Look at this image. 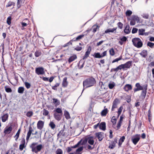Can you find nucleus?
<instances>
[{
    "instance_id": "obj_62",
    "label": "nucleus",
    "mask_w": 154,
    "mask_h": 154,
    "mask_svg": "<svg viewBox=\"0 0 154 154\" xmlns=\"http://www.w3.org/2000/svg\"><path fill=\"white\" fill-rule=\"evenodd\" d=\"M82 48L81 47L77 46L75 48V50L77 51H80L82 50Z\"/></svg>"
},
{
    "instance_id": "obj_48",
    "label": "nucleus",
    "mask_w": 154,
    "mask_h": 154,
    "mask_svg": "<svg viewBox=\"0 0 154 154\" xmlns=\"http://www.w3.org/2000/svg\"><path fill=\"white\" fill-rule=\"evenodd\" d=\"M132 11L130 10H128L125 13L126 16H130L132 14Z\"/></svg>"
},
{
    "instance_id": "obj_55",
    "label": "nucleus",
    "mask_w": 154,
    "mask_h": 154,
    "mask_svg": "<svg viewBox=\"0 0 154 154\" xmlns=\"http://www.w3.org/2000/svg\"><path fill=\"white\" fill-rule=\"evenodd\" d=\"M122 122L119 121V122H118L117 124V129L116 130H118L120 129V127L122 125Z\"/></svg>"
},
{
    "instance_id": "obj_30",
    "label": "nucleus",
    "mask_w": 154,
    "mask_h": 154,
    "mask_svg": "<svg viewBox=\"0 0 154 154\" xmlns=\"http://www.w3.org/2000/svg\"><path fill=\"white\" fill-rule=\"evenodd\" d=\"M53 103L55 104L56 106H58L60 104V101L57 99L53 98Z\"/></svg>"
},
{
    "instance_id": "obj_47",
    "label": "nucleus",
    "mask_w": 154,
    "mask_h": 154,
    "mask_svg": "<svg viewBox=\"0 0 154 154\" xmlns=\"http://www.w3.org/2000/svg\"><path fill=\"white\" fill-rule=\"evenodd\" d=\"M49 125V126H50L51 127V128L52 129H54L55 127V124L52 122H50Z\"/></svg>"
},
{
    "instance_id": "obj_4",
    "label": "nucleus",
    "mask_w": 154,
    "mask_h": 154,
    "mask_svg": "<svg viewBox=\"0 0 154 154\" xmlns=\"http://www.w3.org/2000/svg\"><path fill=\"white\" fill-rule=\"evenodd\" d=\"M140 134H136L133 135L131 137V141L133 143L136 145L139 142L140 139Z\"/></svg>"
},
{
    "instance_id": "obj_61",
    "label": "nucleus",
    "mask_w": 154,
    "mask_h": 154,
    "mask_svg": "<svg viewBox=\"0 0 154 154\" xmlns=\"http://www.w3.org/2000/svg\"><path fill=\"white\" fill-rule=\"evenodd\" d=\"M72 148H72V146H71V147H68L66 148V151L67 152L69 153V152H71L72 150Z\"/></svg>"
},
{
    "instance_id": "obj_50",
    "label": "nucleus",
    "mask_w": 154,
    "mask_h": 154,
    "mask_svg": "<svg viewBox=\"0 0 154 154\" xmlns=\"http://www.w3.org/2000/svg\"><path fill=\"white\" fill-rule=\"evenodd\" d=\"M122 56H121L118 58H116L112 62V63H114L116 62H118L119 60H120L122 59Z\"/></svg>"
},
{
    "instance_id": "obj_12",
    "label": "nucleus",
    "mask_w": 154,
    "mask_h": 154,
    "mask_svg": "<svg viewBox=\"0 0 154 154\" xmlns=\"http://www.w3.org/2000/svg\"><path fill=\"white\" fill-rule=\"evenodd\" d=\"M44 122L42 121H38L37 124V127L38 129L41 130L44 126Z\"/></svg>"
},
{
    "instance_id": "obj_40",
    "label": "nucleus",
    "mask_w": 154,
    "mask_h": 154,
    "mask_svg": "<svg viewBox=\"0 0 154 154\" xmlns=\"http://www.w3.org/2000/svg\"><path fill=\"white\" fill-rule=\"evenodd\" d=\"M5 88L6 91L8 93H10L12 92V90L11 88L8 86H5Z\"/></svg>"
},
{
    "instance_id": "obj_6",
    "label": "nucleus",
    "mask_w": 154,
    "mask_h": 154,
    "mask_svg": "<svg viewBox=\"0 0 154 154\" xmlns=\"http://www.w3.org/2000/svg\"><path fill=\"white\" fill-rule=\"evenodd\" d=\"M29 23V21L27 19H26L23 20L22 22L21 23V24L22 26L21 29L23 30L25 29L24 27L26 26Z\"/></svg>"
},
{
    "instance_id": "obj_44",
    "label": "nucleus",
    "mask_w": 154,
    "mask_h": 154,
    "mask_svg": "<svg viewBox=\"0 0 154 154\" xmlns=\"http://www.w3.org/2000/svg\"><path fill=\"white\" fill-rule=\"evenodd\" d=\"M54 111L56 112L55 113L63 114V112L61 109L59 108H57Z\"/></svg>"
},
{
    "instance_id": "obj_21",
    "label": "nucleus",
    "mask_w": 154,
    "mask_h": 154,
    "mask_svg": "<svg viewBox=\"0 0 154 154\" xmlns=\"http://www.w3.org/2000/svg\"><path fill=\"white\" fill-rule=\"evenodd\" d=\"M67 78L65 77L63 80V81L62 83V85L63 87H66L68 85V82L67 81Z\"/></svg>"
},
{
    "instance_id": "obj_10",
    "label": "nucleus",
    "mask_w": 154,
    "mask_h": 154,
    "mask_svg": "<svg viewBox=\"0 0 154 154\" xmlns=\"http://www.w3.org/2000/svg\"><path fill=\"white\" fill-rule=\"evenodd\" d=\"M62 115L63 114L55 112L54 114V116L56 120L59 121L61 119Z\"/></svg>"
},
{
    "instance_id": "obj_27",
    "label": "nucleus",
    "mask_w": 154,
    "mask_h": 154,
    "mask_svg": "<svg viewBox=\"0 0 154 154\" xmlns=\"http://www.w3.org/2000/svg\"><path fill=\"white\" fill-rule=\"evenodd\" d=\"M90 49H88L87 51H86L85 52V56L83 57V59L85 60V59L86 58H87L89 56V55L90 54L91 51V48L90 47Z\"/></svg>"
},
{
    "instance_id": "obj_37",
    "label": "nucleus",
    "mask_w": 154,
    "mask_h": 154,
    "mask_svg": "<svg viewBox=\"0 0 154 154\" xmlns=\"http://www.w3.org/2000/svg\"><path fill=\"white\" fill-rule=\"evenodd\" d=\"M42 54V52L40 50L36 51L35 53V56L38 57L41 56Z\"/></svg>"
},
{
    "instance_id": "obj_18",
    "label": "nucleus",
    "mask_w": 154,
    "mask_h": 154,
    "mask_svg": "<svg viewBox=\"0 0 154 154\" xmlns=\"http://www.w3.org/2000/svg\"><path fill=\"white\" fill-rule=\"evenodd\" d=\"M147 88L146 89H143L142 91L140 96V97L141 99H143L145 98L147 92Z\"/></svg>"
},
{
    "instance_id": "obj_63",
    "label": "nucleus",
    "mask_w": 154,
    "mask_h": 154,
    "mask_svg": "<svg viewBox=\"0 0 154 154\" xmlns=\"http://www.w3.org/2000/svg\"><path fill=\"white\" fill-rule=\"evenodd\" d=\"M137 30H138L137 29L134 28L132 29V33L133 34L137 32Z\"/></svg>"
},
{
    "instance_id": "obj_33",
    "label": "nucleus",
    "mask_w": 154,
    "mask_h": 154,
    "mask_svg": "<svg viewBox=\"0 0 154 154\" xmlns=\"http://www.w3.org/2000/svg\"><path fill=\"white\" fill-rule=\"evenodd\" d=\"M19 75L17 73H15L14 74V78L15 80V83L17 84L18 82V77Z\"/></svg>"
},
{
    "instance_id": "obj_60",
    "label": "nucleus",
    "mask_w": 154,
    "mask_h": 154,
    "mask_svg": "<svg viewBox=\"0 0 154 154\" xmlns=\"http://www.w3.org/2000/svg\"><path fill=\"white\" fill-rule=\"evenodd\" d=\"M19 136V129L18 130L16 134L14 136V137L15 138V140H17L18 139Z\"/></svg>"
},
{
    "instance_id": "obj_49",
    "label": "nucleus",
    "mask_w": 154,
    "mask_h": 154,
    "mask_svg": "<svg viewBox=\"0 0 154 154\" xmlns=\"http://www.w3.org/2000/svg\"><path fill=\"white\" fill-rule=\"evenodd\" d=\"M110 54L112 56H114L115 54V51L113 48H111L109 50Z\"/></svg>"
},
{
    "instance_id": "obj_45",
    "label": "nucleus",
    "mask_w": 154,
    "mask_h": 154,
    "mask_svg": "<svg viewBox=\"0 0 154 154\" xmlns=\"http://www.w3.org/2000/svg\"><path fill=\"white\" fill-rule=\"evenodd\" d=\"M147 46L151 48H152L154 47V43L150 42H148L147 43Z\"/></svg>"
},
{
    "instance_id": "obj_57",
    "label": "nucleus",
    "mask_w": 154,
    "mask_h": 154,
    "mask_svg": "<svg viewBox=\"0 0 154 154\" xmlns=\"http://www.w3.org/2000/svg\"><path fill=\"white\" fill-rule=\"evenodd\" d=\"M24 84L26 87L27 88L29 89L30 88L31 85L29 83L27 82H25Z\"/></svg>"
},
{
    "instance_id": "obj_3",
    "label": "nucleus",
    "mask_w": 154,
    "mask_h": 154,
    "mask_svg": "<svg viewBox=\"0 0 154 154\" xmlns=\"http://www.w3.org/2000/svg\"><path fill=\"white\" fill-rule=\"evenodd\" d=\"M132 41L134 45L137 48H140L143 46V43L141 40L138 38H133Z\"/></svg>"
},
{
    "instance_id": "obj_42",
    "label": "nucleus",
    "mask_w": 154,
    "mask_h": 154,
    "mask_svg": "<svg viewBox=\"0 0 154 154\" xmlns=\"http://www.w3.org/2000/svg\"><path fill=\"white\" fill-rule=\"evenodd\" d=\"M60 85V83H57L54 85V86H52V89L57 91V87L59 86Z\"/></svg>"
},
{
    "instance_id": "obj_41",
    "label": "nucleus",
    "mask_w": 154,
    "mask_h": 154,
    "mask_svg": "<svg viewBox=\"0 0 154 154\" xmlns=\"http://www.w3.org/2000/svg\"><path fill=\"white\" fill-rule=\"evenodd\" d=\"M83 146H81L78 149H77L75 151V153L76 154H79L78 153L79 152H81L83 150Z\"/></svg>"
},
{
    "instance_id": "obj_64",
    "label": "nucleus",
    "mask_w": 154,
    "mask_h": 154,
    "mask_svg": "<svg viewBox=\"0 0 154 154\" xmlns=\"http://www.w3.org/2000/svg\"><path fill=\"white\" fill-rule=\"evenodd\" d=\"M72 43L71 41H70L68 42L67 43H66L63 46V47H66L67 46H68V45H72Z\"/></svg>"
},
{
    "instance_id": "obj_7",
    "label": "nucleus",
    "mask_w": 154,
    "mask_h": 154,
    "mask_svg": "<svg viewBox=\"0 0 154 154\" xmlns=\"http://www.w3.org/2000/svg\"><path fill=\"white\" fill-rule=\"evenodd\" d=\"M135 86L139 90H143V89H146L147 88V85L146 84L144 85L143 86H141L139 83H137L135 84Z\"/></svg>"
},
{
    "instance_id": "obj_29",
    "label": "nucleus",
    "mask_w": 154,
    "mask_h": 154,
    "mask_svg": "<svg viewBox=\"0 0 154 154\" xmlns=\"http://www.w3.org/2000/svg\"><path fill=\"white\" fill-rule=\"evenodd\" d=\"M8 114H6L3 115L2 118V121L3 122H5L8 119Z\"/></svg>"
},
{
    "instance_id": "obj_26",
    "label": "nucleus",
    "mask_w": 154,
    "mask_h": 154,
    "mask_svg": "<svg viewBox=\"0 0 154 154\" xmlns=\"http://www.w3.org/2000/svg\"><path fill=\"white\" fill-rule=\"evenodd\" d=\"M145 29H139L138 30L139 35H147V34H146V33H145Z\"/></svg>"
},
{
    "instance_id": "obj_17",
    "label": "nucleus",
    "mask_w": 154,
    "mask_h": 154,
    "mask_svg": "<svg viewBox=\"0 0 154 154\" xmlns=\"http://www.w3.org/2000/svg\"><path fill=\"white\" fill-rule=\"evenodd\" d=\"M132 89V87L131 85L127 84L125 85L124 88L125 91H128L129 90H131Z\"/></svg>"
},
{
    "instance_id": "obj_56",
    "label": "nucleus",
    "mask_w": 154,
    "mask_h": 154,
    "mask_svg": "<svg viewBox=\"0 0 154 154\" xmlns=\"http://www.w3.org/2000/svg\"><path fill=\"white\" fill-rule=\"evenodd\" d=\"M118 27L120 29H122L123 27V24L121 22H119L117 24Z\"/></svg>"
},
{
    "instance_id": "obj_31",
    "label": "nucleus",
    "mask_w": 154,
    "mask_h": 154,
    "mask_svg": "<svg viewBox=\"0 0 154 154\" xmlns=\"http://www.w3.org/2000/svg\"><path fill=\"white\" fill-rule=\"evenodd\" d=\"M21 142L22 143V144H20V150H22L23 148L25 147V140L24 139Z\"/></svg>"
},
{
    "instance_id": "obj_25",
    "label": "nucleus",
    "mask_w": 154,
    "mask_h": 154,
    "mask_svg": "<svg viewBox=\"0 0 154 154\" xmlns=\"http://www.w3.org/2000/svg\"><path fill=\"white\" fill-rule=\"evenodd\" d=\"M108 110L107 108H105L103 109L101 112V115L102 116H105L106 115L108 112Z\"/></svg>"
},
{
    "instance_id": "obj_14",
    "label": "nucleus",
    "mask_w": 154,
    "mask_h": 154,
    "mask_svg": "<svg viewBox=\"0 0 154 154\" xmlns=\"http://www.w3.org/2000/svg\"><path fill=\"white\" fill-rule=\"evenodd\" d=\"M99 128L100 129L103 131L105 130L106 129V123L104 122H102L100 124H99Z\"/></svg>"
},
{
    "instance_id": "obj_11",
    "label": "nucleus",
    "mask_w": 154,
    "mask_h": 154,
    "mask_svg": "<svg viewBox=\"0 0 154 154\" xmlns=\"http://www.w3.org/2000/svg\"><path fill=\"white\" fill-rule=\"evenodd\" d=\"M33 131L32 127L30 125L29 128V130L28 132L27 133V135L26 137V140H28L29 138L30 137L31 134H32V132Z\"/></svg>"
},
{
    "instance_id": "obj_34",
    "label": "nucleus",
    "mask_w": 154,
    "mask_h": 154,
    "mask_svg": "<svg viewBox=\"0 0 154 154\" xmlns=\"http://www.w3.org/2000/svg\"><path fill=\"white\" fill-rule=\"evenodd\" d=\"M82 139L77 144L75 145L74 146H72V148H76L78 147L80 145H82L81 144L82 143Z\"/></svg>"
},
{
    "instance_id": "obj_22",
    "label": "nucleus",
    "mask_w": 154,
    "mask_h": 154,
    "mask_svg": "<svg viewBox=\"0 0 154 154\" xmlns=\"http://www.w3.org/2000/svg\"><path fill=\"white\" fill-rule=\"evenodd\" d=\"M77 58V56L76 55L74 54L72 56L70 57L68 59V62L69 63H70L71 62H72Z\"/></svg>"
},
{
    "instance_id": "obj_43",
    "label": "nucleus",
    "mask_w": 154,
    "mask_h": 154,
    "mask_svg": "<svg viewBox=\"0 0 154 154\" xmlns=\"http://www.w3.org/2000/svg\"><path fill=\"white\" fill-rule=\"evenodd\" d=\"M131 20L134 21H139V18L135 15H133L131 18Z\"/></svg>"
},
{
    "instance_id": "obj_13",
    "label": "nucleus",
    "mask_w": 154,
    "mask_h": 154,
    "mask_svg": "<svg viewBox=\"0 0 154 154\" xmlns=\"http://www.w3.org/2000/svg\"><path fill=\"white\" fill-rule=\"evenodd\" d=\"M118 101L119 100L116 98L113 101L111 109L112 111H113L114 110V109L117 107Z\"/></svg>"
},
{
    "instance_id": "obj_46",
    "label": "nucleus",
    "mask_w": 154,
    "mask_h": 154,
    "mask_svg": "<svg viewBox=\"0 0 154 154\" xmlns=\"http://www.w3.org/2000/svg\"><path fill=\"white\" fill-rule=\"evenodd\" d=\"M14 5V3L13 2H9L6 5V7H10Z\"/></svg>"
},
{
    "instance_id": "obj_51",
    "label": "nucleus",
    "mask_w": 154,
    "mask_h": 154,
    "mask_svg": "<svg viewBox=\"0 0 154 154\" xmlns=\"http://www.w3.org/2000/svg\"><path fill=\"white\" fill-rule=\"evenodd\" d=\"M43 115L45 116H48L49 113V111L45 109H44L43 110Z\"/></svg>"
},
{
    "instance_id": "obj_24",
    "label": "nucleus",
    "mask_w": 154,
    "mask_h": 154,
    "mask_svg": "<svg viewBox=\"0 0 154 154\" xmlns=\"http://www.w3.org/2000/svg\"><path fill=\"white\" fill-rule=\"evenodd\" d=\"M125 137L124 136H122L119 139L118 145L119 147H121L122 144V143L125 140Z\"/></svg>"
},
{
    "instance_id": "obj_38",
    "label": "nucleus",
    "mask_w": 154,
    "mask_h": 154,
    "mask_svg": "<svg viewBox=\"0 0 154 154\" xmlns=\"http://www.w3.org/2000/svg\"><path fill=\"white\" fill-rule=\"evenodd\" d=\"M84 36V35H80L77 36L75 39L74 38L72 39V40L74 41H77L79 39H81Z\"/></svg>"
},
{
    "instance_id": "obj_53",
    "label": "nucleus",
    "mask_w": 154,
    "mask_h": 154,
    "mask_svg": "<svg viewBox=\"0 0 154 154\" xmlns=\"http://www.w3.org/2000/svg\"><path fill=\"white\" fill-rule=\"evenodd\" d=\"M115 86V84L114 82H113L112 83H109L108 85L109 88L110 89H112Z\"/></svg>"
},
{
    "instance_id": "obj_20",
    "label": "nucleus",
    "mask_w": 154,
    "mask_h": 154,
    "mask_svg": "<svg viewBox=\"0 0 154 154\" xmlns=\"http://www.w3.org/2000/svg\"><path fill=\"white\" fill-rule=\"evenodd\" d=\"M131 29H130V26L128 24L127 25L124 29V32L127 34H128L131 32Z\"/></svg>"
},
{
    "instance_id": "obj_32",
    "label": "nucleus",
    "mask_w": 154,
    "mask_h": 154,
    "mask_svg": "<svg viewBox=\"0 0 154 154\" xmlns=\"http://www.w3.org/2000/svg\"><path fill=\"white\" fill-rule=\"evenodd\" d=\"M100 27V26H99L98 25L94 24V25L92 27V28H93V32L94 33L95 32L97 29H99V28Z\"/></svg>"
},
{
    "instance_id": "obj_8",
    "label": "nucleus",
    "mask_w": 154,
    "mask_h": 154,
    "mask_svg": "<svg viewBox=\"0 0 154 154\" xmlns=\"http://www.w3.org/2000/svg\"><path fill=\"white\" fill-rule=\"evenodd\" d=\"M117 27H114L113 28H109L107 29L105 31V33H109V34L110 32L116 33V32Z\"/></svg>"
},
{
    "instance_id": "obj_23",
    "label": "nucleus",
    "mask_w": 154,
    "mask_h": 154,
    "mask_svg": "<svg viewBox=\"0 0 154 154\" xmlns=\"http://www.w3.org/2000/svg\"><path fill=\"white\" fill-rule=\"evenodd\" d=\"M93 137L92 136L88 137V142L91 145H93L94 143V140L93 139Z\"/></svg>"
},
{
    "instance_id": "obj_36",
    "label": "nucleus",
    "mask_w": 154,
    "mask_h": 154,
    "mask_svg": "<svg viewBox=\"0 0 154 154\" xmlns=\"http://www.w3.org/2000/svg\"><path fill=\"white\" fill-rule=\"evenodd\" d=\"M93 56L94 57L96 58H102L100 53L99 52L95 53Z\"/></svg>"
},
{
    "instance_id": "obj_28",
    "label": "nucleus",
    "mask_w": 154,
    "mask_h": 154,
    "mask_svg": "<svg viewBox=\"0 0 154 154\" xmlns=\"http://www.w3.org/2000/svg\"><path fill=\"white\" fill-rule=\"evenodd\" d=\"M110 142L109 144L108 148L110 149H113L116 146V144L112 141H111Z\"/></svg>"
},
{
    "instance_id": "obj_9",
    "label": "nucleus",
    "mask_w": 154,
    "mask_h": 154,
    "mask_svg": "<svg viewBox=\"0 0 154 154\" xmlns=\"http://www.w3.org/2000/svg\"><path fill=\"white\" fill-rule=\"evenodd\" d=\"M103 133L100 132L96 133V136L98 138L100 141H101L103 138Z\"/></svg>"
},
{
    "instance_id": "obj_52",
    "label": "nucleus",
    "mask_w": 154,
    "mask_h": 154,
    "mask_svg": "<svg viewBox=\"0 0 154 154\" xmlns=\"http://www.w3.org/2000/svg\"><path fill=\"white\" fill-rule=\"evenodd\" d=\"M88 142V137L85 138L83 140L82 139V143L81 144L82 145H83L86 144Z\"/></svg>"
},
{
    "instance_id": "obj_15",
    "label": "nucleus",
    "mask_w": 154,
    "mask_h": 154,
    "mask_svg": "<svg viewBox=\"0 0 154 154\" xmlns=\"http://www.w3.org/2000/svg\"><path fill=\"white\" fill-rule=\"evenodd\" d=\"M12 129V127L10 126L9 127H6L5 129L4 133L5 134H9L11 132Z\"/></svg>"
},
{
    "instance_id": "obj_16",
    "label": "nucleus",
    "mask_w": 154,
    "mask_h": 154,
    "mask_svg": "<svg viewBox=\"0 0 154 154\" xmlns=\"http://www.w3.org/2000/svg\"><path fill=\"white\" fill-rule=\"evenodd\" d=\"M132 61H129L127 62L124 64H123L124 69L129 68L131 66Z\"/></svg>"
},
{
    "instance_id": "obj_58",
    "label": "nucleus",
    "mask_w": 154,
    "mask_h": 154,
    "mask_svg": "<svg viewBox=\"0 0 154 154\" xmlns=\"http://www.w3.org/2000/svg\"><path fill=\"white\" fill-rule=\"evenodd\" d=\"M33 114V112L31 111L28 112L26 114V115L29 117H31Z\"/></svg>"
},
{
    "instance_id": "obj_5",
    "label": "nucleus",
    "mask_w": 154,
    "mask_h": 154,
    "mask_svg": "<svg viewBox=\"0 0 154 154\" xmlns=\"http://www.w3.org/2000/svg\"><path fill=\"white\" fill-rule=\"evenodd\" d=\"M44 69L42 67H39L35 69V73L38 75H43L45 73Z\"/></svg>"
},
{
    "instance_id": "obj_2",
    "label": "nucleus",
    "mask_w": 154,
    "mask_h": 154,
    "mask_svg": "<svg viewBox=\"0 0 154 154\" xmlns=\"http://www.w3.org/2000/svg\"><path fill=\"white\" fill-rule=\"evenodd\" d=\"M43 146L42 144L38 145V143H33L30 146L32 152L37 153L40 152Z\"/></svg>"
},
{
    "instance_id": "obj_19",
    "label": "nucleus",
    "mask_w": 154,
    "mask_h": 154,
    "mask_svg": "<svg viewBox=\"0 0 154 154\" xmlns=\"http://www.w3.org/2000/svg\"><path fill=\"white\" fill-rule=\"evenodd\" d=\"M139 54L143 57L146 58L148 55L147 51L146 50H143Z\"/></svg>"
},
{
    "instance_id": "obj_39",
    "label": "nucleus",
    "mask_w": 154,
    "mask_h": 154,
    "mask_svg": "<svg viewBox=\"0 0 154 154\" xmlns=\"http://www.w3.org/2000/svg\"><path fill=\"white\" fill-rule=\"evenodd\" d=\"M111 122L112 123L113 125H116V119L115 116H113L111 120Z\"/></svg>"
},
{
    "instance_id": "obj_54",
    "label": "nucleus",
    "mask_w": 154,
    "mask_h": 154,
    "mask_svg": "<svg viewBox=\"0 0 154 154\" xmlns=\"http://www.w3.org/2000/svg\"><path fill=\"white\" fill-rule=\"evenodd\" d=\"M56 153V154H63V151L60 149H58L57 150Z\"/></svg>"
},
{
    "instance_id": "obj_35",
    "label": "nucleus",
    "mask_w": 154,
    "mask_h": 154,
    "mask_svg": "<svg viewBox=\"0 0 154 154\" xmlns=\"http://www.w3.org/2000/svg\"><path fill=\"white\" fill-rule=\"evenodd\" d=\"M64 115L66 119H69L70 118L69 114V112L66 110H65L64 111Z\"/></svg>"
},
{
    "instance_id": "obj_59",
    "label": "nucleus",
    "mask_w": 154,
    "mask_h": 154,
    "mask_svg": "<svg viewBox=\"0 0 154 154\" xmlns=\"http://www.w3.org/2000/svg\"><path fill=\"white\" fill-rule=\"evenodd\" d=\"M11 17H9L7 20V23L8 24V25H10L11 24Z\"/></svg>"
},
{
    "instance_id": "obj_1",
    "label": "nucleus",
    "mask_w": 154,
    "mask_h": 154,
    "mask_svg": "<svg viewBox=\"0 0 154 154\" xmlns=\"http://www.w3.org/2000/svg\"><path fill=\"white\" fill-rule=\"evenodd\" d=\"M83 84L84 88H87L94 86L96 84V81L94 78L91 77L86 79Z\"/></svg>"
}]
</instances>
